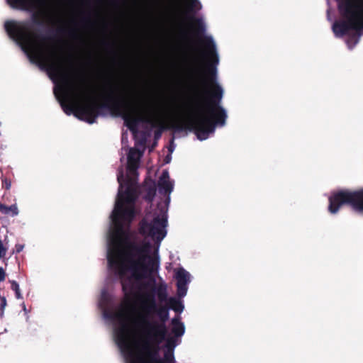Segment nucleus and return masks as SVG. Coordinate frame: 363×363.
I'll return each mask as SVG.
<instances>
[{
	"label": "nucleus",
	"mask_w": 363,
	"mask_h": 363,
	"mask_svg": "<svg viewBox=\"0 0 363 363\" xmlns=\"http://www.w3.org/2000/svg\"><path fill=\"white\" fill-rule=\"evenodd\" d=\"M160 344L144 341L143 355L138 342V363H176L171 351H164L163 358L159 357Z\"/></svg>",
	"instance_id": "6e6552de"
},
{
	"label": "nucleus",
	"mask_w": 363,
	"mask_h": 363,
	"mask_svg": "<svg viewBox=\"0 0 363 363\" xmlns=\"http://www.w3.org/2000/svg\"><path fill=\"white\" fill-rule=\"evenodd\" d=\"M103 103L77 106L74 115L89 124L96 122L103 110L121 117L130 130L134 146L128 148V137L122 134V150L128 151L126 177L123 166L118 169L119 184L108 231L107 260L121 284H136V230L131 228L136 217V0H131V94L119 82L108 79Z\"/></svg>",
	"instance_id": "f257e3e1"
},
{
	"label": "nucleus",
	"mask_w": 363,
	"mask_h": 363,
	"mask_svg": "<svg viewBox=\"0 0 363 363\" xmlns=\"http://www.w3.org/2000/svg\"><path fill=\"white\" fill-rule=\"evenodd\" d=\"M169 310L170 309L167 303L159 306L158 312L157 313V315L159 318V323L166 324V322L169 318Z\"/></svg>",
	"instance_id": "dca6fc26"
},
{
	"label": "nucleus",
	"mask_w": 363,
	"mask_h": 363,
	"mask_svg": "<svg viewBox=\"0 0 363 363\" xmlns=\"http://www.w3.org/2000/svg\"><path fill=\"white\" fill-rule=\"evenodd\" d=\"M186 16L194 23V30L196 37L201 38L206 32V26L201 18L194 17V14L201 9V4L199 0H188Z\"/></svg>",
	"instance_id": "1a4fd4ad"
},
{
	"label": "nucleus",
	"mask_w": 363,
	"mask_h": 363,
	"mask_svg": "<svg viewBox=\"0 0 363 363\" xmlns=\"http://www.w3.org/2000/svg\"><path fill=\"white\" fill-rule=\"evenodd\" d=\"M6 272L3 267H0V282H2L6 279Z\"/></svg>",
	"instance_id": "c756f323"
},
{
	"label": "nucleus",
	"mask_w": 363,
	"mask_h": 363,
	"mask_svg": "<svg viewBox=\"0 0 363 363\" xmlns=\"http://www.w3.org/2000/svg\"><path fill=\"white\" fill-rule=\"evenodd\" d=\"M104 43L107 48H112L114 45V43L113 42H110V41H104Z\"/></svg>",
	"instance_id": "2f4dec72"
},
{
	"label": "nucleus",
	"mask_w": 363,
	"mask_h": 363,
	"mask_svg": "<svg viewBox=\"0 0 363 363\" xmlns=\"http://www.w3.org/2000/svg\"><path fill=\"white\" fill-rule=\"evenodd\" d=\"M172 329L171 332L174 337H182L185 332V327L182 322L180 320V316H176L172 319Z\"/></svg>",
	"instance_id": "4468645a"
},
{
	"label": "nucleus",
	"mask_w": 363,
	"mask_h": 363,
	"mask_svg": "<svg viewBox=\"0 0 363 363\" xmlns=\"http://www.w3.org/2000/svg\"><path fill=\"white\" fill-rule=\"evenodd\" d=\"M10 283L11 289L15 291L16 298L18 299L22 298L18 284L14 280L10 281Z\"/></svg>",
	"instance_id": "4be33fe9"
},
{
	"label": "nucleus",
	"mask_w": 363,
	"mask_h": 363,
	"mask_svg": "<svg viewBox=\"0 0 363 363\" xmlns=\"http://www.w3.org/2000/svg\"><path fill=\"white\" fill-rule=\"evenodd\" d=\"M61 105H62V108H63V109H64V111H65L67 114H68V115H69V114H70V113H71V111H73V108H72V106H65V105L64 104V103H62V104H61Z\"/></svg>",
	"instance_id": "cd10ccee"
},
{
	"label": "nucleus",
	"mask_w": 363,
	"mask_h": 363,
	"mask_svg": "<svg viewBox=\"0 0 363 363\" xmlns=\"http://www.w3.org/2000/svg\"><path fill=\"white\" fill-rule=\"evenodd\" d=\"M24 248V245H22V244H16L15 245V248H14V250L13 252H16V253H20Z\"/></svg>",
	"instance_id": "c85d7f7f"
},
{
	"label": "nucleus",
	"mask_w": 363,
	"mask_h": 363,
	"mask_svg": "<svg viewBox=\"0 0 363 363\" xmlns=\"http://www.w3.org/2000/svg\"><path fill=\"white\" fill-rule=\"evenodd\" d=\"M159 306L156 301L150 302V303H140V304L138 305V313H139V310H140L143 316H141V318H151L153 315H157L158 312ZM140 315V314H139Z\"/></svg>",
	"instance_id": "ddd939ff"
},
{
	"label": "nucleus",
	"mask_w": 363,
	"mask_h": 363,
	"mask_svg": "<svg viewBox=\"0 0 363 363\" xmlns=\"http://www.w3.org/2000/svg\"><path fill=\"white\" fill-rule=\"evenodd\" d=\"M204 46L207 50L209 62L206 67V74H201L199 69H194L193 73L196 78L198 85L194 86V90L199 94V100L196 101V107L199 116L186 122L172 120L167 123L165 118L168 112L167 103L153 94H148L144 101L143 116L139 113L140 81V47L138 51V124L143 122L151 128H155L154 139L160 138L166 130L176 132L184 130L193 131L200 140L207 139L210 133L215 131L216 125L223 126L225 124L227 113L220 106L223 91L217 82L216 67L219 62L216 47L210 36H204Z\"/></svg>",
	"instance_id": "f03ea898"
},
{
	"label": "nucleus",
	"mask_w": 363,
	"mask_h": 363,
	"mask_svg": "<svg viewBox=\"0 0 363 363\" xmlns=\"http://www.w3.org/2000/svg\"><path fill=\"white\" fill-rule=\"evenodd\" d=\"M175 346V339L174 337H169L167 340V350L165 351H171L172 354H174V349Z\"/></svg>",
	"instance_id": "5701e85b"
},
{
	"label": "nucleus",
	"mask_w": 363,
	"mask_h": 363,
	"mask_svg": "<svg viewBox=\"0 0 363 363\" xmlns=\"http://www.w3.org/2000/svg\"><path fill=\"white\" fill-rule=\"evenodd\" d=\"M177 279V294L179 298H183L186 295L188 284L190 282V274L183 268H179L175 274Z\"/></svg>",
	"instance_id": "9b49d317"
},
{
	"label": "nucleus",
	"mask_w": 363,
	"mask_h": 363,
	"mask_svg": "<svg viewBox=\"0 0 363 363\" xmlns=\"http://www.w3.org/2000/svg\"><path fill=\"white\" fill-rule=\"evenodd\" d=\"M147 138H142L143 140L138 139V167H139V163L141 157L143 156L144 151L145 150V141Z\"/></svg>",
	"instance_id": "412c9836"
},
{
	"label": "nucleus",
	"mask_w": 363,
	"mask_h": 363,
	"mask_svg": "<svg viewBox=\"0 0 363 363\" xmlns=\"http://www.w3.org/2000/svg\"><path fill=\"white\" fill-rule=\"evenodd\" d=\"M3 309L2 308H0V317H2L3 316Z\"/></svg>",
	"instance_id": "72a5a7b5"
},
{
	"label": "nucleus",
	"mask_w": 363,
	"mask_h": 363,
	"mask_svg": "<svg viewBox=\"0 0 363 363\" xmlns=\"http://www.w3.org/2000/svg\"><path fill=\"white\" fill-rule=\"evenodd\" d=\"M6 251V247H4L2 240H0V259L5 257Z\"/></svg>",
	"instance_id": "393cba45"
},
{
	"label": "nucleus",
	"mask_w": 363,
	"mask_h": 363,
	"mask_svg": "<svg viewBox=\"0 0 363 363\" xmlns=\"http://www.w3.org/2000/svg\"><path fill=\"white\" fill-rule=\"evenodd\" d=\"M159 194L165 196L164 202H159L153 210L146 212L138 223V234L146 238H154L162 241L167 234L168 208L170 194L174 189V182L170 180L168 170L162 171L157 181Z\"/></svg>",
	"instance_id": "20e7f679"
},
{
	"label": "nucleus",
	"mask_w": 363,
	"mask_h": 363,
	"mask_svg": "<svg viewBox=\"0 0 363 363\" xmlns=\"http://www.w3.org/2000/svg\"><path fill=\"white\" fill-rule=\"evenodd\" d=\"M156 294L157 295L158 300L160 303H168V294L167 286L165 284H160L156 289Z\"/></svg>",
	"instance_id": "6ab92c4d"
},
{
	"label": "nucleus",
	"mask_w": 363,
	"mask_h": 363,
	"mask_svg": "<svg viewBox=\"0 0 363 363\" xmlns=\"http://www.w3.org/2000/svg\"><path fill=\"white\" fill-rule=\"evenodd\" d=\"M57 31L60 32V33H62L64 31V30L62 29V28H60V29L57 30Z\"/></svg>",
	"instance_id": "f704fd0d"
},
{
	"label": "nucleus",
	"mask_w": 363,
	"mask_h": 363,
	"mask_svg": "<svg viewBox=\"0 0 363 363\" xmlns=\"http://www.w3.org/2000/svg\"><path fill=\"white\" fill-rule=\"evenodd\" d=\"M156 145H157V140H155V141L153 142L152 145L149 147V151L150 152L152 151Z\"/></svg>",
	"instance_id": "473e14b6"
},
{
	"label": "nucleus",
	"mask_w": 363,
	"mask_h": 363,
	"mask_svg": "<svg viewBox=\"0 0 363 363\" xmlns=\"http://www.w3.org/2000/svg\"><path fill=\"white\" fill-rule=\"evenodd\" d=\"M8 4L15 9L31 11L37 8L39 0H7Z\"/></svg>",
	"instance_id": "f8f14e48"
},
{
	"label": "nucleus",
	"mask_w": 363,
	"mask_h": 363,
	"mask_svg": "<svg viewBox=\"0 0 363 363\" xmlns=\"http://www.w3.org/2000/svg\"><path fill=\"white\" fill-rule=\"evenodd\" d=\"M11 186V182L10 179H9L8 178H4L2 179V187L3 188L9 190V189H10Z\"/></svg>",
	"instance_id": "a878e982"
},
{
	"label": "nucleus",
	"mask_w": 363,
	"mask_h": 363,
	"mask_svg": "<svg viewBox=\"0 0 363 363\" xmlns=\"http://www.w3.org/2000/svg\"><path fill=\"white\" fill-rule=\"evenodd\" d=\"M143 238L138 240V293L157 289L155 274L160 267L159 248L162 241Z\"/></svg>",
	"instance_id": "39448f33"
},
{
	"label": "nucleus",
	"mask_w": 363,
	"mask_h": 363,
	"mask_svg": "<svg viewBox=\"0 0 363 363\" xmlns=\"http://www.w3.org/2000/svg\"><path fill=\"white\" fill-rule=\"evenodd\" d=\"M141 330L145 342L161 344L167 339V328L166 324L156 320L141 318L138 313V331Z\"/></svg>",
	"instance_id": "423d86ee"
},
{
	"label": "nucleus",
	"mask_w": 363,
	"mask_h": 363,
	"mask_svg": "<svg viewBox=\"0 0 363 363\" xmlns=\"http://www.w3.org/2000/svg\"><path fill=\"white\" fill-rule=\"evenodd\" d=\"M155 294V290H152V291H145L143 292V294L138 293V305L140 304V303H150L156 301Z\"/></svg>",
	"instance_id": "2eb2a0df"
},
{
	"label": "nucleus",
	"mask_w": 363,
	"mask_h": 363,
	"mask_svg": "<svg viewBox=\"0 0 363 363\" xmlns=\"http://www.w3.org/2000/svg\"><path fill=\"white\" fill-rule=\"evenodd\" d=\"M44 15L45 13L42 10L33 13L31 16L33 23L37 26H43L44 24V21L43 19Z\"/></svg>",
	"instance_id": "aec40b11"
},
{
	"label": "nucleus",
	"mask_w": 363,
	"mask_h": 363,
	"mask_svg": "<svg viewBox=\"0 0 363 363\" xmlns=\"http://www.w3.org/2000/svg\"><path fill=\"white\" fill-rule=\"evenodd\" d=\"M329 211L336 213L341 206L348 204L354 209L363 211V189L350 191H340L329 198Z\"/></svg>",
	"instance_id": "0eeeda50"
},
{
	"label": "nucleus",
	"mask_w": 363,
	"mask_h": 363,
	"mask_svg": "<svg viewBox=\"0 0 363 363\" xmlns=\"http://www.w3.org/2000/svg\"><path fill=\"white\" fill-rule=\"evenodd\" d=\"M0 300H1L0 308H2L3 312H4V308L6 306V299L4 296H1Z\"/></svg>",
	"instance_id": "7c9ffc66"
},
{
	"label": "nucleus",
	"mask_w": 363,
	"mask_h": 363,
	"mask_svg": "<svg viewBox=\"0 0 363 363\" xmlns=\"http://www.w3.org/2000/svg\"><path fill=\"white\" fill-rule=\"evenodd\" d=\"M169 309L173 310L176 313H182L184 308L182 302L175 297H169L167 303Z\"/></svg>",
	"instance_id": "f3484780"
},
{
	"label": "nucleus",
	"mask_w": 363,
	"mask_h": 363,
	"mask_svg": "<svg viewBox=\"0 0 363 363\" xmlns=\"http://www.w3.org/2000/svg\"><path fill=\"white\" fill-rule=\"evenodd\" d=\"M4 28L9 37L21 45L32 62L37 64L42 69L47 70L52 79H57L61 82L60 89L65 95H67L71 84L69 77L61 59L57 57L55 49L53 47L45 48L41 45H37L34 40L38 38L44 43L50 41L52 38L48 35H35L31 32L28 21H7L4 23Z\"/></svg>",
	"instance_id": "7ed1b4c3"
},
{
	"label": "nucleus",
	"mask_w": 363,
	"mask_h": 363,
	"mask_svg": "<svg viewBox=\"0 0 363 363\" xmlns=\"http://www.w3.org/2000/svg\"><path fill=\"white\" fill-rule=\"evenodd\" d=\"M0 212L4 215L13 217L18 214V209L16 204H12L8 206L0 203Z\"/></svg>",
	"instance_id": "a211bd4d"
},
{
	"label": "nucleus",
	"mask_w": 363,
	"mask_h": 363,
	"mask_svg": "<svg viewBox=\"0 0 363 363\" xmlns=\"http://www.w3.org/2000/svg\"><path fill=\"white\" fill-rule=\"evenodd\" d=\"M140 210H139V208H138V211H137L138 215L140 213Z\"/></svg>",
	"instance_id": "c9c22d12"
},
{
	"label": "nucleus",
	"mask_w": 363,
	"mask_h": 363,
	"mask_svg": "<svg viewBox=\"0 0 363 363\" xmlns=\"http://www.w3.org/2000/svg\"><path fill=\"white\" fill-rule=\"evenodd\" d=\"M156 192L157 184L154 179L150 177L146 178L141 186L138 184V199L140 197L147 201L150 204V211L154 209L152 208V201Z\"/></svg>",
	"instance_id": "9d476101"
},
{
	"label": "nucleus",
	"mask_w": 363,
	"mask_h": 363,
	"mask_svg": "<svg viewBox=\"0 0 363 363\" xmlns=\"http://www.w3.org/2000/svg\"><path fill=\"white\" fill-rule=\"evenodd\" d=\"M168 150H169V154L168 155H167V157L164 159L165 163H169L171 160V154L172 152V140H171V142H170V144L168 147Z\"/></svg>",
	"instance_id": "bb28decb"
},
{
	"label": "nucleus",
	"mask_w": 363,
	"mask_h": 363,
	"mask_svg": "<svg viewBox=\"0 0 363 363\" xmlns=\"http://www.w3.org/2000/svg\"><path fill=\"white\" fill-rule=\"evenodd\" d=\"M140 47V0H138V48Z\"/></svg>",
	"instance_id": "b1692460"
}]
</instances>
